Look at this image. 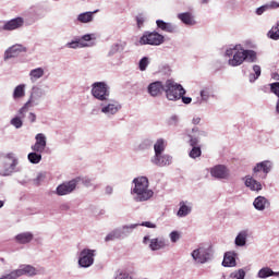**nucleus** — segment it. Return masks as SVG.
<instances>
[{"instance_id": "f257e3e1", "label": "nucleus", "mask_w": 279, "mask_h": 279, "mask_svg": "<svg viewBox=\"0 0 279 279\" xmlns=\"http://www.w3.org/2000/svg\"><path fill=\"white\" fill-rule=\"evenodd\" d=\"M131 195L137 203L149 202V199L154 197V190L149 189V179H147V177L133 179Z\"/></svg>"}, {"instance_id": "f03ea898", "label": "nucleus", "mask_w": 279, "mask_h": 279, "mask_svg": "<svg viewBox=\"0 0 279 279\" xmlns=\"http://www.w3.org/2000/svg\"><path fill=\"white\" fill-rule=\"evenodd\" d=\"M17 166L19 159L14 157V154L9 153L5 156L0 157V175L8 177L21 171Z\"/></svg>"}, {"instance_id": "7ed1b4c3", "label": "nucleus", "mask_w": 279, "mask_h": 279, "mask_svg": "<svg viewBox=\"0 0 279 279\" xmlns=\"http://www.w3.org/2000/svg\"><path fill=\"white\" fill-rule=\"evenodd\" d=\"M228 59L229 66H241L245 62V57L243 54V46L241 44L230 46L225 52Z\"/></svg>"}, {"instance_id": "20e7f679", "label": "nucleus", "mask_w": 279, "mask_h": 279, "mask_svg": "<svg viewBox=\"0 0 279 279\" xmlns=\"http://www.w3.org/2000/svg\"><path fill=\"white\" fill-rule=\"evenodd\" d=\"M39 274L40 271L36 267L23 264L20 265L17 269H14L9 274L2 275L0 279H19L22 276H28V278H34V276H38Z\"/></svg>"}, {"instance_id": "39448f33", "label": "nucleus", "mask_w": 279, "mask_h": 279, "mask_svg": "<svg viewBox=\"0 0 279 279\" xmlns=\"http://www.w3.org/2000/svg\"><path fill=\"white\" fill-rule=\"evenodd\" d=\"M165 93L169 101H178L182 95H186V89L181 84L168 80L165 85Z\"/></svg>"}, {"instance_id": "423d86ee", "label": "nucleus", "mask_w": 279, "mask_h": 279, "mask_svg": "<svg viewBox=\"0 0 279 279\" xmlns=\"http://www.w3.org/2000/svg\"><path fill=\"white\" fill-rule=\"evenodd\" d=\"M92 96L98 101H108L110 99V86L106 82H95L92 84Z\"/></svg>"}, {"instance_id": "0eeeda50", "label": "nucleus", "mask_w": 279, "mask_h": 279, "mask_svg": "<svg viewBox=\"0 0 279 279\" xmlns=\"http://www.w3.org/2000/svg\"><path fill=\"white\" fill-rule=\"evenodd\" d=\"M45 95H47L45 89H43L40 87H33L29 99L20 109V114H27V112H29V108H32L34 106H38V104H40V99H43V97H45Z\"/></svg>"}, {"instance_id": "6e6552de", "label": "nucleus", "mask_w": 279, "mask_h": 279, "mask_svg": "<svg viewBox=\"0 0 279 279\" xmlns=\"http://www.w3.org/2000/svg\"><path fill=\"white\" fill-rule=\"evenodd\" d=\"M165 43V36L158 32H145L140 38V45H151L153 47H158Z\"/></svg>"}, {"instance_id": "1a4fd4ad", "label": "nucleus", "mask_w": 279, "mask_h": 279, "mask_svg": "<svg viewBox=\"0 0 279 279\" xmlns=\"http://www.w3.org/2000/svg\"><path fill=\"white\" fill-rule=\"evenodd\" d=\"M144 245H148L150 252H159V250H167L169 247V240L165 238L150 239L149 235L143 238Z\"/></svg>"}, {"instance_id": "9d476101", "label": "nucleus", "mask_w": 279, "mask_h": 279, "mask_svg": "<svg viewBox=\"0 0 279 279\" xmlns=\"http://www.w3.org/2000/svg\"><path fill=\"white\" fill-rule=\"evenodd\" d=\"M191 256L197 265H206V263L213 258V253L210 252V248L199 246L192 251Z\"/></svg>"}, {"instance_id": "9b49d317", "label": "nucleus", "mask_w": 279, "mask_h": 279, "mask_svg": "<svg viewBox=\"0 0 279 279\" xmlns=\"http://www.w3.org/2000/svg\"><path fill=\"white\" fill-rule=\"evenodd\" d=\"M95 250L84 248L78 255V265L84 269L93 267L95 263Z\"/></svg>"}, {"instance_id": "f8f14e48", "label": "nucleus", "mask_w": 279, "mask_h": 279, "mask_svg": "<svg viewBox=\"0 0 279 279\" xmlns=\"http://www.w3.org/2000/svg\"><path fill=\"white\" fill-rule=\"evenodd\" d=\"M272 169H274V162H271L270 160H264L255 165V167L253 168V175H258V173H263L260 175V179L266 180L267 175L271 173Z\"/></svg>"}, {"instance_id": "ddd939ff", "label": "nucleus", "mask_w": 279, "mask_h": 279, "mask_svg": "<svg viewBox=\"0 0 279 279\" xmlns=\"http://www.w3.org/2000/svg\"><path fill=\"white\" fill-rule=\"evenodd\" d=\"M100 112H102V114H106L107 117H114V114H117V112L121 110V104L116 100L102 101L100 104Z\"/></svg>"}, {"instance_id": "4468645a", "label": "nucleus", "mask_w": 279, "mask_h": 279, "mask_svg": "<svg viewBox=\"0 0 279 279\" xmlns=\"http://www.w3.org/2000/svg\"><path fill=\"white\" fill-rule=\"evenodd\" d=\"M210 175L217 180H228L230 178V170L223 165H217L210 169Z\"/></svg>"}, {"instance_id": "2eb2a0df", "label": "nucleus", "mask_w": 279, "mask_h": 279, "mask_svg": "<svg viewBox=\"0 0 279 279\" xmlns=\"http://www.w3.org/2000/svg\"><path fill=\"white\" fill-rule=\"evenodd\" d=\"M23 25H25V19L19 16L4 22L2 29L4 32H14V29H21Z\"/></svg>"}, {"instance_id": "dca6fc26", "label": "nucleus", "mask_w": 279, "mask_h": 279, "mask_svg": "<svg viewBox=\"0 0 279 279\" xmlns=\"http://www.w3.org/2000/svg\"><path fill=\"white\" fill-rule=\"evenodd\" d=\"M76 187H77V181L72 180V181L64 182V183L58 185L56 193L59 196L69 195Z\"/></svg>"}, {"instance_id": "f3484780", "label": "nucleus", "mask_w": 279, "mask_h": 279, "mask_svg": "<svg viewBox=\"0 0 279 279\" xmlns=\"http://www.w3.org/2000/svg\"><path fill=\"white\" fill-rule=\"evenodd\" d=\"M150 162L156 165V167H169V165L173 162V157L170 155H162L161 153L151 157Z\"/></svg>"}, {"instance_id": "a211bd4d", "label": "nucleus", "mask_w": 279, "mask_h": 279, "mask_svg": "<svg viewBox=\"0 0 279 279\" xmlns=\"http://www.w3.org/2000/svg\"><path fill=\"white\" fill-rule=\"evenodd\" d=\"M27 52V48L21 44H16L11 46L5 52H4V60H10V58H16L20 53Z\"/></svg>"}, {"instance_id": "6ab92c4d", "label": "nucleus", "mask_w": 279, "mask_h": 279, "mask_svg": "<svg viewBox=\"0 0 279 279\" xmlns=\"http://www.w3.org/2000/svg\"><path fill=\"white\" fill-rule=\"evenodd\" d=\"M206 135L205 131H199L198 128H193L191 132H187L191 147H197V145H199V137Z\"/></svg>"}, {"instance_id": "aec40b11", "label": "nucleus", "mask_w": 279, "mask_h": 279, "mask_svg": "<svg viewBox=\"0 0 279 279\" xmlns=\"http://www.w3.org/2000/svg\"><path fill=\"white\" fill-rule=\"evenodd\" d=\"M156 25L158 29H161V32H167L168 34H178L179 28L178 25L171 23V22H165L162 20H157Z\"/></svg>"}, {"instance_id": "412c9836", "label": "nucleus", "mask_w": 279, "mask_h": 279, "mask_svg": "<svg viewBox=\"0 0 279 279\" xmlns=\"http://www.w3.org/2000/svg\"><path fill=\"white\" fill-rule=\"evenodd\" d=\"M163 90H165V85H162V82L160 81L153 82L147 87V93L148 95H150V97H160Z\"/></svg>"}, {"instance_id": "4be33fe9", "label": "nucleus", "mask_w": 279, "mask_h": 279, "mask_svg": "<svg viewBox=\"0 0 279 279\" xmlns=\"http://www.w3.org/2000/svg\"><path fill=\"white\" fill-rule=\"evenodd\" d=\"M193 211V204L189 201H181L179 203V210L177 213V217H189L191 213Z\"/></svg>"}, {"instance_id": "5701e85b", "label": "nucleus", "mask_w": 279, "mask_h": 279, "mask_svg": "<svg viewBox=\"0 0 279 279\" xmlns=\"http://www.w3.org/2000/svg\"><path fill=\"white\" fill-rule=\"evenodd\" d=\"M245 186L255 193L263 191V183L254 179V177H245Z\"/></svg>"}, {"instance_id": "b1692460", "label": "nucleus", "mask_w": 279, "mask_h": 279, "mask_svg": "<svg viewBox=\"0 0 279 279\" xmlns=\"http://www.w3.org/2000/svg\"><path fill=\"white\" fill-rule=\"evenodd\" d=\"M222 267H236V253L227 252L225 253Z\"/></svg>"}, {"instance_id": "393cba45", "label": "nucleus", "mask_w": 279, "mask_h": 279, "mask_svg": "<svg viewBox=\"0 0 279 279\" xmlns=\"http://www.w3.org/2000/svg\"><path fill=\"white\" fill-rule=\"evenodd\" d=\"M178 19L184 25H189V26L197 25V22L195 21V16H193V13L191 12L179 13Z\"/></svg>"}, {"instance_id": "a878e982", "label": "nucleus", "mask_w": 279, "mask_h": 279, "mask_svg": "<svg viewBox=\"0 0 279 279\" xmlns=\"http://www.w3.org/2000/svg\"><path fill=\"white\" fill-rule=\"evenodd\" d=\"M209 99H210V90L208 88H204L199 92V96L196 97L194 105L204 106V104H208Z\"/></svg>"}, {"instance_id": "bb28decb", "label": "nucleus", "mask_w": 279, "mask_h": 279, "mask_svg": "<svg viewBox=\"0 0 279 279\" xmlns=\"http://www.w3.org/2000/svg\"><path fill=\"white\" fill-rule=\"evenodd\" d=\"M99 12V10H96L94 12H84V13H80L76 17L77 23H93V20L95 19V14H97Z\"/></svg>"}, {"instance_id": "cd10ccee", "label": "nucleus", "mask_w": 279, "mask_h": 279, "mask_svg": "<svg viewBox=\"0 0 279 279\" xmlns=\"http://www.w3.org/2000/svg\"><path fill=\"white\" fill-rule=\"evenodd\" d=\"M16 243L21 245H25L27 243H32L34 241V234L32 232H23L15 236Z\"/></svg>"}, {"instance_id": "c85d7f7f", "label": "nucleus", "mask_w": 279, "mask_h": 279, "mask_svg": "<svg viewBox=\"0 0 279 279\" xmlns=\"http://www.w3.org/2000/svg\"><path fill=\"white\" fill-rule=\"evenodd\" d=\"M247 230L240 231L234 240L236 247H245L247 245Z\"/></svg>"}, {"instance_id": "c756f323", "label": "nucleus", "mask_w": 279, "mask_h": 279, "mask_svg": "<svg viewBox=\"0 0 279 279\" xmlns=\"http://www.w3.org/2000/svg\"><path fill=\"white\" fill-rule=\"evenodd\" d=\"M277 8H279V3L276 1H271L270 3H266L257 8L255 14H257V16H263V14H265V12H267L268 10H276Z\"/></svg>"}, {"instance_id": "7c9ffc66", "label": "nucleus", "mask_w": 279, "mask_h": 279, "mask_svg": "<svg viewBox=\"0 0 279 279\" xmlns=\"http://www.w3.org/2000/svg\"><path fill=\"white\" fill-rule=\"evenodd\" d=\"M253 206L255 210H265L269 206V201L265 196H257L253 202Z\"/></svg>"}, {"instance_id": "2f4dec72", "label": "nucleus", "mask_w": 279, "mask_h": 279, "mask_svg": "<svg viewBox=\"0 0 279 279\" xmlns=\"http://www.w3.org/2000/svg\"><path fill=\"white\" fill-rule=\"evenodd\" d=\"M29 80L33 84H36L37 80H40L45 76V69L43 68H36L29 71Z\"/></svg>"}, {"instance_id": "473e14b6", "label": "nucleus", "mask_w": 279, "mask_h": 279, "mask_svg": "<svg viewBox=\"0 0 279 279\" xmlns=\"http://www.w3.org/2000/svg\"><path fill=\"white\" fill-rule=\"evenodd\" d=\"M26 113H21V109L17 111V116L11 119L10 124L13 125L16 130L23 128V119H25Z\"/></svg>"}, {"instance_id": "72a5a7b5", "label": "nucleus", "mask_w": 279, "mask_h": 279, "mask_svg": "<svg viewBox=\"0 0 279 279\" xmlns=\"http://www.w3.org/2000/svg\"><path fill=\"white\" fill-rule=\"evenodd\" d=\"M68 49H83L84 47H88V43L83 41L80 38L72 40L65 45Z\"/></svg>"}, {"instance_id": "f704fd0d", "label": "nucleus", "mask_w": 279, "mask_h": 279, "mask_svg": "<svg viewBox=\"0 0 279 279\" xmlns=\"http://www.w3.org/2000/svg\"><path fill=\"white\" fill-rule=\"evenodd\" d=\"M138 227V223H133V225H125L120 228V232L122 234V239H125V236H130L136 230Z\"/></svg>"}, {"instance_id": "c9c22d12", "label": "nucleus", "mask_w": 279, "mask_h": 279, "mask_svg": "<svg viewBox=\"0 0 279 279\" xmlns=\"http://www.w3.org/2000/svg\"><path fill=\"white\" fill-rule=\"evenodd\" d=\"M116 239H123L120 228H117V229L112 230L111 232H109L106 235L105 241H106V243H108L110 241H116Z\"/></svg>"}, {"instance_id": "e433bc0d", "label": "nucleus", "mask_w": 279, "mask_h": 279, "mask_svg": "<svg viewBox=\"0 0 279 279\" xmlns=\"http://www.w3.org/2000/svg\"><path fill=\"white\" fill-rule=\"evenodd\" d=\"M167 147V142L163 138H158L154 145L155 156L162 154Z\"/></svg>"}, {"instance_id": "4c0bfd02", "label": "nucleus", "mask_w": 279, "mask_h": 279, "mask_svg": "<svg viewBox=\"0 0 279 279\" xmlns=\"http://www.w3.org/2000/svg\"><path fill=\"white\" fill-rule=\"evenodd\" d=\"M124 49H125V43L113 44L109 49L108 57L112 58V56H117L119 51H123Z\"/></svg>"}, {"instance_id": "58836bf2", "label": "nucleus", "mask_w": 279, "mask_h": 279, "mask_svg": "<svg viewBox=\"0 0 279 279\" xmlns=\"http://www.w3.org/2000/svg\"><path fill=\"white\" fill-rule=\"evenodd\" d=\"M28 162L31 165H39L40 160H43V154L35 153L34 150L27 155Z\"/></svg>"}, {"instance_id": "ea45409f", "label": "nucleus", "mask_w": 279, "mask_h": 279, "mask_svg": "<svg viewBox=\"0 0 279 279\" xmlns=\"http://www.w3.org/2000/svg\"><path fill=\"white\" fill-rule=\"evenodd\" d=\"M267 36L270 38V40H279V22H277L271 29L268 31Z\"/></svg>"}, {"instance_id": "a19ab883", "label": "nucleus", "mask_w": 279, "mask_h": 279, "mask_svg": "<svg viewBox=\"0 0 279 279\" xmlns=\"http://www.w3.org/2000/svg\"><path fill=\"white\" fill-rule=\"evenodd\" d=\"M269 86H270V93H272L274 95H276V97H278L276 102V112L277 114H279V82L271 83L269 84Z\"/></svg>"}, {"instance_id": "79ce46f5", "label": "nucleus", "mask_w": 279, "mask_h": 279, "mask_svg": "<svg viewBox=\"0 0 279 279\" xmlns=\"http://www.w3.org/2000/svg\"><path fill=\"white\" fill-rule=\"evenodd\" d=\"M244 61L246 62H256V51L254 50H246L245 48H242Z\"/></svg>"}, {"instance_id": "37998d69", "label": "nucleus", "mask_w": 279, "mask_h": 279, "mask_svg": "<svg viewBox=\"0 0 279 279\" xmlns=\"http://www.w3.org/2000/svg\"><path fill=\"white\" fill-rule=\"evenodd\" d=\"M271 276H274V271L269 267H264V268L259 269V271L257 274V278H260V279L271 278Z\"/></svg>"}, {"instance_id": "c03bdc74", "label": "nucleus", "mask_w": 279, "mask_h": 279, "mask_svg": "<svg viewBox=\"0 0 279 279\" xmlns=\"http://www.w3.org/2000/svg\"><path fill=\"white\" fill-rule=\"evenodd\" d=\"M25 95V85L20 84L13 90V99H21Z\"/></svg>"}, {"instance_id": "a18cd8bd", "label": "nucleus", "mask_w": 279, "mask_h": 279, "mask_svg": "<svg viewBox=\"0 0 279 279\" xmlns=\"http://www.w3.org/2000/svg\"><path fill=\"white\" fill-rule=\"evenodd\" d=\"M253 71L254 73H251L248 76L251 84H254V82L260 77V65H253Z\"/></svg>"}, {"instance_id": "49530a36", "label": "nucleus", "mask_w": 279, "mask_h": 279, "mask_svg": "<svg viewBox=\"0 0 279 279\" xmlns=\"http://www.w3.org/2000/svg\"><path fill=\"white\" fill-rule=\"evenodd\" d=\"M93 182H94V179H90L88 177H84L82 179V184H84L86 189L93 187V190L96 191V189H99V185H95Z\"/></svg>"}, {"instance_id": "de8ad7c7", "label": "nucleus", "mask_w": 279, "mask_h": 279, "mask_svg": "<svg viewBox=\"0 0 279 279\" xmlns=\"http://www.w3.org/2000/svg\"><path fill=\"white\" fill-rule=\"evenodd\" d=\"M149 57H143L138 62V69L140 71H147V68L149 66Z\"/></svg>"}, {"instance_id": "09e8293b", "label": "nucleus", "mask_w": 279, "mask_h": 279, "mask_svg": "<svg viewBox=\"0 0 279 279\" xmlns=\"http://www.w3.org/2000/svg\"><path fill=\"white\" fill-rule=\"evenodd\" d=\"M189 156H190V158H199V156H202V147L192 146V149H191Z\"/></svg>"}, {"instance_id": "8fccbe9b", "label": "nucleus", "mask_w": 279, "mask_h": 279, "mask_svg": "<svg viewBox=\"0 0 279 279\" xmlns=\"http://www.w3.org/2000/svg\"><path fill=\"white\" fill-rule=\"evenodd\" d=\"M35 140H36V144L37 145H43L44 147H47V136H45V134L43 133H38L36 136H35Z\"/></svg>"}, {"instance_id": "3c124183", "label": "nucleus", "mask_w": 279, "mask_h": 279, "mask_svg": "<svg viewBox=\"0 0 279 279\" xmlns=\"http://www.w3.org/2000/svg\"><path fill=\"white\" fill-rule=\"evenodd\" d=\"M230 278H233V279H245V270H243V268H241L238 271L232 272L230 275Z\"/></svg>"}, {"instance_id": "603ef678", "label": "nucleus", "mask_w": 279, "mask_h": 279, "mask_svg": "<svg viewBox=\"0 0 279 279\" xmlns=\"http://www.w3.org/2000/svg\"><path fill=\"white\" fill-rule=\"evenodd\" d=\"M47 178V175L43 172L38 173L37 177L34 179V184H36L37 186H40L41 182H45V179Z\"/></svg>"}, {"instance_id": "864d4df0", "label": "nucleus", "mask_w": 279, "mask_h": 279, "mask_svg": "<svg viewBox=\"0 0 279 279\" xmlns=\"http://www.w3.org/2000/svg\"><path fill=\"white\" fill-rule=\"evenodd\" d=\"M47 146H43V145H39V144H34L32 147H31V149H32V151H35V153H37V154H43V151H45V148H46Z\"/></svg>"}, {"instance_id": "5fc2aeb1", "label": "nucleus", "mask_w": 279, "mask_h": 279, "mask_svg": "<svg viewBox=\"0 0 279 279\" xmlns=\"http://www.w3.org/2000/svg\"><path fill=\"white\" fill-rule=\"evenodd\" d=\"M170 241L171 243H178V241H180V232L178 231H172L170 234Z\"/></svg>"}, {"instance_id": "6e6d98bb", "label": "nucleus", "mask_w": 279, "mask_h": 279, "mask_svg": "<svg viewBox=\"0 0 279 279\" xmlns=\"http://www.w3.org/2000/svg\"><path fill=\"white\" fill-rule=\"evenodd\" d=\"M145 21H146L145 15L138 14V15L136 16L137 27H140V28L143 27V25H145Z\"/></svg>"}, {"instance_id": "4d7b16f0", "label": "nucleus", "mask_w": 279, "mask_h": 279, "mask_svg": "<svg viewBox=\"0 0 279 279\" xmlns=\"http://www.w3.org/2000/svg\"><path fill=\"white\" fill-rule=\"evenodd\" d=\"M180 118L178 116H171L168 120V125H178Z\"/></svg>"}, {"instance_id": "13d9d810", "label": "nucleus", "mask_w": 279, "mask_h": 279, "mask_svg": "<svg viewBox=\"0 0 279 279\" xmlns=\"http://www.w3.org/2000/svg\"><path fill=\"white\" fill-rule=\"evenodd\" d=\"M78 40H82L83 43H90V40H93V37L90 36V34H86L78 38Z\"/></svg>"}, {"instance_id": "bf43d9fd", "label": "nucleus", "mask_w": 279, "mask_h": 279, "mask_svg": "<svg viewBox=\"0 0 279 279\" xmlns=\"http://www.w3.org/2000/svg\"><path fill=\"white\" fill-rule=\"evenodd\" d=\"M138 226H143L144 228H156V225L150 221H144V222L140 223Z\"/></svg>"}, {"instance_id": "052dcab7", "label": "nucleus", "mask_w": 279, "mask_h": 279, "mask_svg": "<svg viewBox=\"0 0 279 279\" xmlns=\"http://www.w3.org/2000/svg\"><path fill=\"white\" fill-rule=\"evenodd\" d=\"M181 99H182V104H185L186 106H189V104H191V101H193V98L186 97L184 95H182Z\"/></svg>"}, {"instance_id": "680f3d73", "label": "nucleus", "mask_w": 279, "mask_h": 279, "mask_svg": "<svg viewBox=\"0 0 279 279\" xmlns=\"http://www.w3.org/2000/svg\"><path fill=\"white\" fill-rule=\"evenodd\" d=\"M28 120L31 121V123H36V113L31 112L28 114Z\"/></svg>"}, {"instance_id": "e2e57ef3", "label": "nucleus", "mask_w": 279, "mask_h": 279, "mask_svg": "<svg viewBox=\"0 0 279 279\" xmlns=\"http://www.w3.org/2000/svg\"><path fill=\"white\" fill-rule=\"evenodd\" d=\"M113 189L110 185H107L105 189V193L106 195H112Z\"/></svg>"}, {"instance_id": "0e129e2a", "label": "nucleus", "mask_w": 279, "mask_h": 279, "mask_svg": "<svg viewBox=\"0 0 279 279\" xmlns=\"http://www.w3.org/2000/svg\"><path fill=\"white\" fill-rule=\"evenodd\" d=\"M201 121H202V118L196 117V118H193L192 123H193L194 125H199V122H201Z\"/></svg>"}, {"instance_id": "69168bd1", "label": "nucleus", "mask_w": 279, "mask_h": 279, "mask_svg": "<svg viewBox=\"0 0 279 279\" xmlns=\"http://www.w3.org/2000/svg\"><path fill=\"white\" fill-rule=\"evenodd\" d=\"M144 143H146V145H151V141L149 140H145Z\"/></svg>"}, {"instance_id": "338daca9", "label": "nucleus", "mask_w": 279, "mask_h": 279, "mask_svg": "<svg viewBox=\"0 0 279 279\" xmlns=\"http://www.w3.org/2000/svg\"><path fill=\"white\" fill-rule=\"evenodd\" d=\"M272 276H276V278H279V271L278 272L274 271Z\"/></svg>"}, {"instance_id": "774afa93", "label": "nucleus", "mask_w": 279, "mask_h": 279, "mask_svg": "<svg viewBox=\"0 0 279 279\" xmlns=\"http://www.w3.org/2000/svg\"><path fill=\"white\" fill-rule=\"evenodd\" d=\"M274 80H279V75L278 74H274Z\"/></svg>"}]
</instances>
